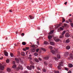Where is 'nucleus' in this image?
Segmentation results:
<instances>
[{
  "label": "nucleus",
  "mask_w": 73,
  "mask_h": 73,
  "mask_svg": "<svg viewBox=\"0 0 73 73\" xmlns=\"http://www.w3.org/2000/svg\"><path fill=\"white\" fill-rule=\"evenodd\" d=\"M66 32V31H64L62 33V35H61L60 36V38H62L64 37V35H65V33Z\"/></svg>",
  "instance_id": "1"
},
{
  "label": "nucleus",
  "mask_w": 73,
  "mask_h": 73,
  "mask_svg": "<svg viewBox=\"0 0 73 73\" xmlns=\"http://www.w3.org/2000/svg\"><path fill=\"white\" fill-rule=\"evenodd\" d=\"M61 66H63V63H60L59 66L57 67L59 70L61 69Z\"/></svg>",
  "instance_id": "2"
},
{
  "label": "nucleus",
  "mask_w": 73,
  "mask_h": 73,
  "mask_svg": "<svg viewBox=\"0 0 73 73\" xmlns=\"http://www.w3.org/2000/svg\"><path fill=\"white\" fill-rule=\"evenodd\" d=\"M70 57L68 58V60H73V56L72 54H70Z\"/></svg>",
  "instance_id": "3"
},
{
  "label": "nucleus",
  "mask_w": 73,
  "mask_h": 73,
  "mask_svg": "<svg viewBox=\"0 0 73 73\" xmlns=\"http://www.w3.org/2000/svg\"><path fill=\"white\" fill-rule=\"evenodd\" d=\"M57 52V50H56V51L54 50H52L51 52L53 54H56Z\"/></svg>",
  "instance_id": "4"
},
{
  "label": "nucleus",
  "mask_w": 73,
  "mask_h": 73,
  "mask_svg": "<svg viewBox=\"0 0 73 73\" xmlns=\"http://www.w3.org/2000/svg\"><path fill=\"white\" fill-rule=\"evenodd\" d=\"M0 68L1 70H2L4 69V66H3L1 64H0Z\"/></svg>",
  "instance_id": "5"
},
{
  "label": "nucleus",
  "mask_w": 73,
  "mask_h": 73,
  "mask_svg": "<svg viewBox=\"0 0 73 73\" xmlns=\"http://www.w3.org/2000/svg\"><path fill=\"white\" fill-rule=\"evenodd\" d=\"M54 38L56 42H58L59 41H61L60 39L58 38Z\"/></svg>",
  "instance_id": "6"
},
{
  "label": "nucleus",
  "mask_w": 73,
  "mask_h": 73,
  "mask_svg": "<svg viewBox=\"0 0 73 73\" xmlns=\"http://www.w3.org/2000/svg\"><path fill=\"white\" fill-rule=\"evenodd\" d=\"M18 69H21V70H23V67H22V66L20 65H19Z\"/></svg>",
  "instance_id": "7"
},
{
  "label": "nucleus",
  "mask_w": 73,
  "mask_h": 73,
  "mask_svg": "<svg viewBox=\"0 0 73 73\" xmlns=\"http://www.w3.org/2000/svg\"><path fill=\"white\" fill-rule=\"evenodd\" d=\"M50 44L51 45H55V43L53 42H50Z\"/></svg>",
  "instance_id": "8"
},
{
  "label": "nucleus",
  "mask_w": 73,
  "mask_h": 73,
  "mask_svg": "<svg viewBox=\"0 0 73 73\" xmlns=\"http://www.w3.org/2000/svg\"><path fill=\"white\" fill-rule=\"evenodd\" d=\"M68 66L69 68H72L73 66V64H69Z\"/></svg>",
  "instance_id": "9"
},
{
  "label": "nucleus",
  "mask_w": 73,
  "mask_h": 73,
  "mask_svg": "<svg viewBox=\"0 0 73 73\" xmlns=\"http://www.w3.org/2000/svg\"><path fill=\"white\" fill-rule=\"evenodd\" d=\"M70 36V35L68 33H66V34L65 36L66 37H69Z\"/></svg>",
  "instance_id": "10"
},
{
  "label": "nucleus",
  "mask_w": 73,
  "mask_h": 73,
  "mask_svg": "<svg viewBox=\"0 0 73 73\" xmlns=\"http://www.w3.org/2000/svg\"><path fill=\"white\" fill-rule=\"evenodd\" d=\"M54 30H52L49 33V35H51V34H53V32H54Z\"/></svg>",
  "instance_id": "11"
},
{
  "label": "nucleus",
  "mask_w": 73,
  "mask_h": 73,
  "mask_svg": "<svg viewBox=\"0 0 73 73\" xmlns=\"http://www.w3.org/2000/svg\"><path fill=\"white\" fill-rule=\"evenodd\" d=\"M34 60L36 62H39V60H38V59L37 58H35L34 59Z\"/></svg>",
  "instance_id": "12"
},
{
  "label": "nucleus",
  "mask_w": 73,
  "mask_h": 73,
  "mask_svg": "<svg viewBox=\"0 0 73 73\" xmlns=\"http://www.w3.org/2000/svg\"><path fill=\"white\" fill-rule=\"evenodd\" d=\"M4 53H5L4 54L5 56H8V52H5Z\"/></svg>",
  "instance_id": "13"
},
{
  "label": "nucleus",
  "mask_w": 73,
  "mask_h": 73,
  "mask_svg": "<svg viewBox=\"0 0 73 73\" xmlns=\"http://www.w3.org/2000/svg\"><path fill=\"white\" fill-rule=\"evenodd\" d=\"M27 68L29 70H32V68H31V67L29 66H27Z\"/></svg>",
  "instance_id": "14"
},
{
  "label": "nucleus",
  "mask_w": 73,
  "mask_h": 73,
  "mask_svg": "<svg viewBox=\"0 0 73 73\" xmlns=\"http://www.w3.org/2000/svg\"><path fill=\"white\" fill-rule=\"evenodd\" d=\"M49 56H46L44 57V59L46 60H48V59H49Z\"/></svg>",
  "instance_id": "15"
},
{
  "label": "nucleus",
  "mask_w": 73,
  "mask_h": 73,
  "mask_svg": "<svg viewBox=\"0 0 73 73\" xmlns=\"http://www.w3.org/2000/svg\"><path fill=\"white\" fill-rule=\"evenodd\" d=\"M70 47L69 46H67L66 48V49L68 50L70 49Z\"/></svg>",
  "instance_id": "16"
},
{
  "label": "nucleus",
  "mask_w": 73,
  "mask_h": 73,
  "mask_svg": "<svg viewBox=\"0 0 73 73\" xmlns=\"http://www.w3.org/2000/svg\"><path fill=\"white\" fill-rule=\"evenodd\" d=\"M48 39H51L52 38V36L50 35H49L48 36Z\"/></svg>",
  "instance_id": "17"
},
{
  "label": "nucleus",
  "mask_w": 73,
  "mask_h": 73,
  "mask_svg": "<svg viewBox=\"0 0 73 73\" xmlns=\"http://www.w3.org/2000/svg\"><path fill=\"white\" fill-rule=\"evenodd\" d=\"M15 60L17 61V63H19V60L17 58H15Z\"/></svg>",
  "instance_id": "18"
},
{
  "label": "nucleus",
  "mask_w": 73,
  "mask_h": 73,
  "mask_svg": "<svg viewBox=\"0 0 73 73\" xmlns=\"http://www.w3.org/2000/svg\"><path fill=\"white\" fill-rule=\"evenodd\" d=\"M35 46H36V48L38 47V46L37 45H33L31 46V47L32 48H35Z\"/></svg>",
  "instance_id": "19"
},
{
  "label": "nucleus",
  "mask_w": 73,
  "mask_h": 73,
  "mask_svg": "<svg viewBox=\"0 0 73 73\" xmlns=\"http://www.w3.org/2000/svg\"><path fill=\"white\" fill-rule=\"evenodd\" d=\"M21 54L22 56H25V52H22L21 53Z\"/></svg>",
  "instance_id": "20"
},
{
  "label": "nucleus",
  "mask_w": 73,
  "mask_h": 73,
  "mask_svg": "<svg viewBox=\"0 0 73 73\" xmlns=\"http://www.w3.org/2000/svg\"><path fill=\"white\" fill-rule=\"evenodd\" d=\"M31 51L32 52H35V49L34 48H32L31 49Z\"/></svg>",
  "instance_id": "21"
},
{
  "label": "nucleus",
  "mask_w": 73,
  "mask_h": 73,
  "mask_svg": "<svg viewBox=\"0 0 73 73\" xmlns=\"http://www.w3.org/2000/svg\"><path fill=\"white\" fill-rule=\"evenodd\" d=\"M12 68H13V69L16 68V65H13L12 67Z\"/></svg>",
  "instance_id": "22"
},
{
  "label": "nucleus",
  "mask_w": 73,
  "mask_h": 73,
  "mask_svg": "<svg viewBox=\"0 0 73 73\" xmlns=\"http://www.w3.org/2000/svg\"><path fill=\"white\" fill-rule=\"evenodd\" d=\"M29 17H30L31 19H34V17H33V16H31V15H29Z\"/></svg>",
  "instance_id": "23"
},
{
  "label": "nucleus",
  "mask_w": 73,
  "mask_h": 73,
  "mask_svg": "<svg viewBox=\"0 0 73 73\" xmlns=\"http://www.w3.org/2000/svg\"><path fill=\"white\" fill-rule=\"evenodd\" d=\"M57 57L58 58H61V56H60V55L59 54L57 55Z\"/></svg>",
  "instance_id": "24"
},
{
  "label": "nucleus",
  "mask_w": 73,
  "mask_h": 73,
  "mask_svg": "<svg viewBox=\"0 0 73 73\" xmlns=\"http://www.w3.org/2000/svg\"><path fill=\"white\" fill-rule=\"evenodd\" d=\"M6 63H7V64H9V59H7L6 60Z\"/></svg>",
  "instance_id": "25"
},
{
  "label": "nucleus",
  "mask_w": 73,
  "mask_h": 73,
  "mask_svg": "<svg viewBox=\"0 0 73 73\" xmlns=\"http://www.w3.org/2000/svg\"><path fill=\"white\" fill-rule=\"evenodd\" d=\"M22 44L23 45H26V43L25 42H22Z\"/></svg>",
  "instance_id": "26"
},
{
  "label": "nucleus",
  "mask_w": 73,
  "mask_h": 73,
  "mask_svg": "<svg viewBox=\"0 0 73 73\" xmlns=\"http://www.w3.org/2000/svg\"><path fill=\"white\" fill-rule=\"evenodd\" d=\"M70 42V40H69V39H67L66 40V42H67V43H68Z\"/></svg>",
  "instance_id": "27"
},
{
  "label": "nucleus",
  "mask_w": 73,
  "mask_h": 73,
  "mask_svg": "<svg viewBox=\"0 0 73 73\" xmlns=\"http://www.w3.org/2000/svg\"><path fill=\"white\" fill-rule=\"evenodd\" d=\"M7 70L8 72H10V71H11V69H10V68H7Z\"/></svg>",
  "instance_id": "28"
},
{
  "label": "nucleus",
  "mask_w": 73,
  "mask_h": 73,
  "mask_svg": "<svg viewBox=\"0 0 73 73\" xmlns=\"http://www.w3.org/2000/svg\"><path fill=\"white\" fill-rule=\"evenodd\" d=\"M44 44H49L48 42L46 41L44 42Z\"/></svg>",
  "instance_id": "29"
},
{
  "label": "nucleus",
  "mask_w": 73,
  "mask_h": 73,
  "mask_svg": "<svg viewBox=\"0 0 73 73\" xmlns=\"http://www.w3.org/2000/svg\"><path fill=\"white\" fill-rule=\"evenodd\" d=\"M10 56L11 57H13V54L12 53H10Z\"/></svg>",
  "instance_id": "30"
},
{
  "label": "nucleus",
  "mask_w": 73,
  "mask_h": 73,
  "mask_svg": "<svg viewBox=\"0 0 73 73\" xmlns=\"http://www.w3.org/2000/svg\"><path fill=\"white\" fill-rule=\"evenodd\" d=\"M30 66L31 68V69L35 68V66Z\"/></svg>",
  "instance_id": "31"
},
{
  "label": "nucleus",
  "mask_w": 73,
  "mask_h": 73,
  "mask_svg": "<svg viewBox=\"0 0 73 73\" xmlns=\"http://www.w3.org/2000/svg\"><path fill=\"white\" fill-rule=\"evenodd\" d=\"M34 55L35 56H37L38 55V54L36 52L34 54Z\"/></svg>",
  "instance_id": "32"
},
{
  "label": "nucleus",
  "mask_w": 73,
  "mask_h": 73,
  "mask_svg": "<svg viewBox=\"0 0 73 73\" xmlns=\"http://www.w3.org/2000/svg\"><path fill=\"white\" fill-rule=\"evenodd\" d=\"M42 50H43V51H44V52H46V49H45L44 48H42L41 49Z\"/></svg>",
  "instance_id": "33"
},
{
  "label": "nucleus",
  "mask_w": 73,
  "mask_h": 73,
  "mask_svg": "<svg viewBox=\"0 0 73 73\" xmlns=\"http://www.w3.org/2000/svg\"><path fill=\"white\" fill-rule=\"evenodd\" d=\"M42 71L43 72H45L46 71V70L45 69H43L42 70Z\"/></svg>",
  "instance_id": "34"
},
{
  "label": "nucleus",
  "mask_w": 73,
  "mask_h": 73,
  "mask_svg": "<svg viewBox=\"0 0 73 73\" xmlns=\"http://www.w3.org/2000/svg\"><path fill=\"white\" fill-rule=\"evenodd\" d=\"M49 66H50V68L52 67V64H49Z\"/></svg>",
  "instance_id": "35"
},
{
  "label": "nucleus",
  "mask_w": 73,
  "mask_h": 73,
  "mask_svg": "<svg viewBox=\"0 0 73 73\" xmlns=\"http://www.w3.org/2000/svg\"><path fill=\"white\" fill-rule=\"evenodd\" d=\"M62 22L63 23V22L65 21V19L64 18H63L62 19Z\"/></svg>",
  "instance_id": "36"
},
{
  "label": "nucleus",
  "mask_w": 73,
  "mask_h": 73,
  "mask_svg": "<svg viewBox=\"0 0 73 73\" xmlns=\"http://www.w3.org/2000/svg\"><path fill=\"white\" fill-rule=\"evenodd\" d=\"M49 48H50V49H53V47L52 46H49Z\"/></svg>",
  "instance_id": "37"
},
{
  "label": "nucleus",
  "mask_w": 73,
  "mask_h": 73,
  "mask_svg": "<svg viewBox=\"0 0 73 73\" xmlns=\"http://www.w3.org/2000/svg\"><path fill=\"white\" fill-rule=\"evenodd\" d=\"M23 51H27V49H26V48H23Z\"/></svg>",
  "instance_id": "38"
},
{
  "label": "nucleus",
  "mask_w": 73,
  "mask_h": 73,
  "mask_svg": "<svg viewBox=\"0 0 73 73\" xmlns=\"http://www.w3.org/2000/svg\"><path fill=\"white\" fill-rule=\"evenodd\" d=\"M55 73H59V71H56L54 72Z\"/></svg>",
  "instance_id": "39"
},
{
  "label": "nucleus",
  "mask_w": 73,
  "mask_h": 73,
  "mask_svg": "<svg viewBox=\"0 0 73 73\" xmlns=\"http://www.w3.org/2000/svg\"><path fill=\"white\" fill-rule=\"evenodd\" d=\"M60 29L61 30H62V31H63V30H64V29H63V28H62V27H60Z\"/></svg>",
  "instance_id": "40"
},
{
  "label": "nucleus",
  "mask_w": 73,
  "mask_h": 73,
  "mask_svg": "<svg viewBox=\"0 0 73 73\" xmlns=\"http://www.w3.org/2000/svg\"><path fill=\"white\" fill-rule=\"evenodd\" d=\"M65 70H67V71H68V70H69L68 69V68H65Z\"/></svg>",
  "instance_id": "41"
},
{
  "label": "nucleus",
  "mask_w": 73,
  "mask_h": 73,
  "mask_svg": "<svg viewBox=\"0 0 73 73\" xmlns=\"http://www.w3.org/2000/svg\"><path fill=\"white\" fill-rule=\"evenodd\" d=\"M38 50H39V49H37L36 50V52H38Z\"/></svg>",
  "instance_id": "42"
},
{
  "label": "nucleus",
  "mask_w": 73,
  "mask_h": 73,
  "mask_svg": "<svg viewBox=\"0 0 73 73\" xmlns=\"http://www.w3.org/2000/svg\"><path fill=\"white\" fill-rule=\"evenodd\" d=\"M26 50H28V49H29V48L28 47H26Z\"/></svg>",
  "instance_id": "43"
},
{
  "label": "nucleus",
  "mask_w": 73,
  "mask_h": 73,
  "mask_svg": "<svg viewBox=\"0 0 73 73\" xmlns=\"http://www.w3.org/2000/svg\"><path fill=\"white\" fill-rule=\"evenodd\" d=\"M36 44L38 45H40V44H39V42H38V41L37 42Z\"/></svg>",
  "instance_id": "44"
},
{
  "label": "nucleus",
  "mask_w": 73,
  "mask_h": 73,
  "mask_svg": "<svg viewBox=\"0 0 73 73\" xmlns=\"http://www.w3.org/2000/svg\"><path fill=\"white\" fill-rule=\"evenodd\" d=\"M68 73H72V71L70 70L68 72Z\"/></svg>",
  "instance_id": "45"
},
{
  "label": "nucleus",
  "mask_w": 73,
  "mask_h": 73,
  "mask_svg": "<svg viewBox=\"0 0 73 73\" xmlns=\"http://www.w3.org/2000/svg\"><path fill=\"white\" fill-rule=\"evenodd\" d=\"M71 26L72 27H73V23L71 24Z\"/></svg>",
  "instance_id": "46"
},
{
  "label": "nucleus",
  "mask_w": 73,
  "mask_h": 73,
  "mask_svg": "<svg viewBox=\"0 0 73 73\" xmlns=\"http://www.w3.org/2000/svg\"><path fill=\"white\" fill-rule=\"evenodd\" d=\"M3 56L1 57L0 58V60H3Z\"/></svg>",
  "instance_id": "47"
},
{
  "label": "nucleus",
  "mask_w": 73,
  "mask_h": 73,
  "mask_svg": "<svg viewBox=\"0 0 73 73\" xmlns=\"http://www.w3.org/2000/svg\"><path fill=\"white\" fill-rule=\"evenodd\" d=\"M64 27H66V26L67 25V24L66 23L64 24Z\"/></svg>",
  "instance_id": "48"
},
{
  "label": "nucleus",
  "mask_w": 73,
  "mask_h": 73,
  "mask_svg": "<svg viewBox=\"0 0 73 73\" xmlns=\"http://www.w3.org/2000/svg\"><path fill=\"white\" fill-rule=\"evenodd\" d=\"M67 2H66L65 3H64V4H65V5H66L67 4Z\"/></svg>",
  "instance_id": "49"
},
{
  "label": "nucleus",
  "mask_w": 73,
  "mask_h": 73,
  "mask_svg": "<svg viewBox=\"0 0 73 73\" xmlns=\"http://www.w3.org/2000/svg\"><path fill=\"white\" fill-rule=\"evenodd\" d=\"M13 64H15V62L13 61Z\"/></svg>",
  "instance_id": "50"
},
{
  "label": "nucleus",
  "mask_w": 73,
  "mask_h": 73,
  "mask_svg": "<svg viewBox=\"0 0 73 73\" xmlns=\"http://www.w3.org/2000/svg\"><path fill=\"white\" fill-rule=\"evenodd\" d=\"M37 68L38 69V70H40V67H37Z\"/></svg>",
  "instance_id": "51"
},
{
  "label": "nucleus",
  "mask_w": 73,
  "mask_h": 73,
  "mask_svg": "<svg viewBox=\"0 0 73 73\" xmlns=\"http://www.w3.org/2000/svg\"><path fill=\"white\" fill-rule=\"evenodd\" d=\"M38 59H39V60H40V61H41V60H41V58H39Z\"/></svg>",
  "instance_id": "52"
},
{
  "label": "nucleus",
  "mask_w": 73,
  "mask_h": 73,
  "mask_svg": "<svg viewBox=\"0 0 73 73\" xmlns=\"http://www.w3.org/2000/svg\"><path fill=\"white\" fill-rule=\"evenodd\" d=\"M69 21H70V23H72V20H69Z\"/></svg>",
  "instance_id": "53"
},
{
  "label": "nucleus",
  "mask_w": 73,
  "mask_h": 73,
  "mask_svg": "<svg viewBox=\"0 0 73 73\" xmlns=\"http://www.w3.org/2000/svg\"><path fill=\"white\" fill-rule=\"evenodd\" d=\"M22 36H24V33H22Z\"/></svg>",
  "instance_id": "54"
},
{
  "label": "nucleus",
  "mask_w": 73,
  "mask_h": 73,
  "mask_svg": "<svg viewBox=\"0 0 73 73\" xmlns=\"http://www.w3.org/2000/svg\"><path fill=\"white\" fill-rule=\"evenodd\" d=\"M24 73H28V71H25L24 72Z\"/></svg>",
  "instance_id": "55"
},
{
  "label": "nucleus",
  "mask_w": 73,
  "mask_h": 73,
  "mask_svg": "<svg viewBox=\"0 0 73 73\" xmlns=\"http://www.w3.org/2000/svg\"><path fill=\"white\" fill-rule=\"evenodd\" d=\"M9 12H12V11H11V10H9Z\"/></svg>",
  "instance_id": "56"
},
{
  "label": "nucleus",
  "mask_w": 73,
  "mask_h": 73,
  "mask_svg": "<svg viewBox=\"0 0 73 73\" xmlns=\"http://www.w3.org/2000/svg\"><path fill=\"white\" fill-rule=\"evenodd\" d=\"M44 64H45V65H47V63L45 62H44Z\"/></svg>",
  "instance_id": "57"
},
{
  "label": "nucleus",
  "mask_w": 73,
  "mask_h": 73,
  "mask_svg": "<svg viewBox=\"0 0 73 73\" xmlns=\"http://www.w3.org/2000/svg\"><path fill=\"white\" fill-rule=\"evenodd\" d=\"M0 73H3V72L2 71H1L0 70Z\"/></svg>",
  "instance_id": "58"
},
{
  "label": "nucleus",
  "mask_w": 73,
  "mask_h": 73,
  "mask_svg": "<svg viewBox=\"0 0 73 73\" xmlns=\"http://www.w3.org/2000/svg\"><path fill=\"white\" fill-rule=\"evenodd\" d=\"M66 23H69V22L68 21H66Z\"/></svg>",
  "instance_id": "59"
},
{
  "label": "nucleus",
  "mask_w": 73,
  "mask_h": 73,
  "mask_svg": "<svg viewBox=\"0 0 73 73\" xmlns=\"http://www.w3.org/2000/svg\"><path fill=\"white\" fill-rule=\"evenodd\" d=\"M27 53H28V52H26V55L27 54Z\"/></svg>",
  "instance_id": "60"
},
{
  "label": "nucleus",
  "mask_w": 73,
  "mask_h": 73,
  "mask_svg": "<svg viewBox=\"0 0 73 73\" xmlns=\"http://www.w3.org/2000/svg\"><path fill=\"white\" fill-rule=\"evenodd\" d=\"M29 56H30V57H31L32 56V55H31V54L29 55Z\"/></svg>",
  "instance_id": "61"
},
{
  "label": "nucleus",
  "mask_w": 73,
  "mask_h": 73,
  "mask_svg": "<svg viewBox=\"0 0 73 73\" xmlns=\"http://www.w3.org/2000/svg\"><path fill=\"white\" fill-rule=\"evenodd\" d=\"M5 65H3L4 66H5V64H6V63H4Z\"/></svg>",
  "instance_id": "62"
},
{
  "label": "nucleus",
  "mask_w": 73,
  "mask_h": 73,
  "mask_svg": "<svg viewBox=\"0 0 73 73\" xmlns=\"http://www.w3.org/2000/svg\"><path fill=\"white\" fill-rule=\"evenodd\" d=\"M36 73H40V72H36Z\"/></svg>",
  "instance_id": "63"
},
{
  "label": "nucleus",
  "mask_w": 73,
  "mask_h": 73,
  "mask_svg": "<svg viewBox=\"0 0 73 73\" xmlns=\"http://www.w3.org/2000/svg\"><path fill=\"white\" fill-rule=\"evenodd\" d=\"M32 59V58H30V59L31 60Z\"/></svg>",
  "instance_id": "64"
}]
</instances>
